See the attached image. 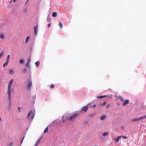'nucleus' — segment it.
Instances as JSON below:
<instances>
[{
  "instance_id": "ea45409f",
  "label": "nucleus",
  "mask_w": 146,
  "mask_h": 146,
  "mask_svg": "<svg viewBox=\"0 0 146 146\" xmlns=\"http://www.w3.org/2000/svg\"><path fill=\"white\" fill-rule=\"evenodd\" d=\"M63 122H64L65 121L64 120H63Z\"/></svg>"
},
{
  "instance_id": "473e14b6",
  "label": "nucleus",
  "mask_w": 146,
  "mask_h": 146,
  "mask_svg": "<svg viewBox=\"0 0 146 146\" xmlns=\"http://www.w3.org/2000/svg\"><path fill=\"white\" fill-rule=\"evenodd\" d=\"M96 106V105L95 104H94L93 105V107L94 108H95Z\"/></svg>"
},
{
  "instance_id": "c9c22d12",
  "label": "nucleus",
  "mask_w": 146,
  "mask_h": 146,
  "mask_svg": "<svg viewBox=\"0 0 146 146\" xmlns=\"http://www.w3.org/2000/svg\"><path fill=\"white\" fill-rule=\"evenodd\" d=\"M12 0H11L9 2V3L10 4H11L12 2Z\"/></svg>"
},
{
  "instance_id": "9b49d317",
  "label": "nucleus",
  "mask_w": 146,
  "mask_h": 146,
  "mask_svg": "<svg viewBox=\"0 0 146 146\" xmlns=\"http://www.w3.org/2000/svg\"><path fill=\"white\" fill-rule=\"evenodd\" d=\"M106 115H102V116H101L100 117V119L101 120H103L104 119H105V118H106Z\"/></svg>"
},
{
  "instance_id": "dca6fc26",
  "label": "nucleus",
  "mask_w": 146,
  "mask_h": 146,
  "mask_svg": "<svg viewBox=\"0 0 146 146\" xmlns=\"http://www.w3.org/2000/svg\"><path fill=\"white\" fill-rule=\"evenodd\" d=\"M14 71L13 69H11L9 70V73L10 74H13L14 73Z\"/></svg>"
},
{
  "instance_id": "1a4fd4ad",
  "label": "nucleus",
  "mask_w": 146,
  "mask_h": 146,
  "mask_svg": "<svg viewBox=\"0 0 146 146\" xmlns=\"http://www.w3.org/2000/svg\"><path fill=\"white\" fill-rule=\"evenodd\" d=\"M121 137V136H118L116 138H115L114 140H115V142H118L119 141V139Z\"/></svg>"
},
{
  "instance_id": "0eeeda50",
  "label": "nucleus",
  "mask_w": 146,
  "mask_h": 146,
  "mask_svg": "<svg viewBox=\"0 0 146 146\" xmlns=\"http://www.w3.org/2000/svg\"><path fill=\"white\" fill-rule=\"evenodd\" d=\"M31 59L30 58H28L27 60V63L25 64V66L29 68H30V67L29 65V64L31 62Z\"/></svg>"
},
{
  "instance_id": "4c0bfd02",
  "label": "nucleus",
  "mask_w": 146,
  "mask_h": 146,
  "mask_svg": "<svg viewBox=\"0 0 146 146\" xmlns=\"http://www.w3.org/2000/svg\"><path fill=\"white\" fill-rule=\"evenodd\" d=\"M1 118L0 117V121H1Z\"/></svg>"
},
{
  "instance_id": "6ab92c4d",
  "label": "nucleus",
  "mask_w": 146,
  "mask_h": 146,
  "mask_svg": "<svg viewBox=\"0 0 146 146\" xmlns=\"http://www.w3.org/2000/svg\"><path fill=\"white\" fill-rule=\"evenodd\" d=\"M48 129V127H46L44 130V133H46L47 132Z\"/></svg>"
},
{
  "instance_id": "f03ea898",
  "label": "nucleus",
  "mask_w": 146,
  "mask_h": 146,
  "mask_svg": "<svg viewBox=\"0 0 146 146\" xmlns=\"http://www.w3.org/2000/svg\"><path fill=\"white\" fill-rule=\"evenodd\" d=\"M79 115L77 113H75L73 114H69L67 116V119L70 120H72L77 118Z\"/></svg>"
},
{
  "instance_id": "f8f14e48",
  "label": "nucleus",
  "mask_w": 146,
  "mask_h": 146,
  "mask_svg": "<svg viewBox=\"0 0 146 146\" xmlns=\"http://www.w3.org/2000/svg\"><path fill=\"white\" fill-rule=\"evenodd\" d=\"M109 134V133H108V132H106L104 133L103 134V136L105 137L107 135H108Z\"/></svg>"
},
{
  "instance_id": "39448f33",
  "label": "nucleus",
  "mask_w": 146,
  "mask_h": 146,
  "mask_svg": "<svg viewBox=\"0 0 146 146\" xmlns=\"http://www.w3.org/2000/svg\"><path fill=\"white\" fill-rule=\"evenodd\" d=\"M90 104H88L87 106H84L82 107L81 109L80 112L81 113H85L87 111L88 109V106Z\"/></svg>"
},
{
  "instance_id": "412c9836",
  "label": "nucleus",
  "mask_w": 146,
  "mask_h": 146,
  "mask_svg": "<svg viewBox=\"0 0 146 146\" xmlns=\"http://www.w3.org/2000/svg\"><path fill=\"white\" fill-rule=\"evenodd\" d=\"M59 25L61 28H62L63 27V25L61 22H60L59 23Z\"/></svg>"
},
{
  "instance_id": "f3484780",
  "label": "nucleus",
  "mask_w": 146,
  "mask_h": 146,
  "mask_svg": "<svg viewBox=\"0 0 146 146\" xmlns=\"http://www.w3.org/2000/svg\"><path fill=\"white\" fill-rule=\"evenodd\" d=\"M35 65L36 67H38L39 65L40 62L39 61H37L35 63Z\"/></svg>"
},
{
  "instance_id": "cd10ccee",
  "label": "nucleus",
  "mask_w": 146,
  "mask_h": 146,
  "mask_svg": "<svg viewBox=\"0 0 146 146\" xmlns=\"http://www.w3.org/2000/svg\"><path fill=\"white\" fill-rule=\"evenodd\" d=\"M121 137H122L124 139H126L127 138V137L125 136H121Z\"/></svg>"
},
{
  "instance_id": "5701e85b",
  "label": "nucleus",
  "mask_w": 146,
  "mask_h": 146,
  "mask_svg": "<svg viewBox=\"0 0 146 146\" xmlns=\"http://www.w3.org/2000/svg\"><path fill=\"white\" fill-rule=\"evenodd\" d=\"M13 145V142H10L8 144V146H12Z\"/></svg>"
},
{
  "instance_id": "58836bf2",
  "label": "nucleus",
  "mask_w": 146,
  "mask_h": 146,
  "mask_svg": "<svg viewBox=\"0 0 146 146\" xmlns=\"http://www.w3.org/2000/svg\"><path fill=\"white\" fill-rule=\"evenodd\" d=\"M1 55H0V58H1Z\"/></svg>"
},
{
  "instance_id": "7c9ffc66",
  "label": "nucleus",
  "mask_w": 146,
  "mask_h": 146,
  "mask_svg": "<svg viewBox=\"0 0 146 146\" xmlns=\"http://www.w3.org/2000/svg\"><path fill=\"white\" fill-rule=\"evenodd\" d=\"M51 26V24L50 23L48 25V27H50Z\"/></svg>"
},
{
  "instance_id": "f257e3e1",
  "label": "nucleus",
  "mask_w": 146,
  "mask_h": 146,
  "mask_svg": "<svg viewBox=\"0 0 146 146\" xmlns=\"http://www.w3.org/2000/svg\"><path fill=\"white\" fill-rule=\"evenodd\" d=\"M14 81L13 79H11V80L9 81L8 88L7 94L9 96V105L10 106L11 104V88L13 84V82Z\"/></svg>"
},
{
  "instance_id": "20e7f679",
  "label": "nucleus",
  "mask_w": 146,
  "mask_h": 146,
  "mask_svg": "<svg viewBox=\"0 0 146 146\" xmlns=\"http://www.w3.org/2000/svg\"><path fill=\"white\" fill-rule=\"evenodd\" d=\"M34 116V113L32 111H30L28 113L27 118L29 119L32 120L33 119Z\"/></svg>"
},
{
  "instance_id": "a878e982",
  "label": "nucleus",
  "mask_w": 146,
  "mask_h": 146,
  "mask_svg": "<svg viewBox=\"0 0 146 146\" xmlns=\"http://www.w3.org/2000/svg\"><path fill=\"white\" fill-rule=\"evenodd\" d=\"M98 99H101L103 98L102 96H100L97 97Z\"/></svg>"
},
{
  "instance_id": "2eb2a0df",
  "label": "nucleus",
  "mask_w": 146,
  "mask_h": 146,
  "mask_svg": "<svg viewBox=\"0 0 146 146\" xmlns=\"http://www.w3.org/2000/svg\"><path fill=\"white\" fill-rule=\"evenodd\" d=\"M57 13L56 12H54L52 14V16L54 17H56L57 16Z\"/></svg>"
},
{
  "instance_id": "c756f323",
  "label": "nucleus",
  "mask_w": 146,
  "mask_h": 146,
  "mask_svg": "<svg viewBox=\"0 0 146 146\" xmlns=\"http://www.w3.org/2000/svg\"><path fill=\"white\" fill-rule=\"evenodd\" d=\"M24 137H23V138H22V139L21 140V143H22L23 142Z\"/></svg>"
},
{
  "instance_id": "423d86ee",
  "label": "nucleus",
  "mask_w": 146,
  "mask_h": 146,
  "mask_svg": "<svg viewBox=\"0 0 146 146\" xmlns=\"http://www.w3.org/2000/svg\"><path fill=\"white\" fill-rule=\"evenodd\" d=\"M10 58V55H8L7 58L6 59V62L5 63H4L3 64V66L4 67H5L9 63V59Z\"/></svg>"
},
{
  "instance_id": "e433bc0d",
  "label": "nucleus",
  "mask_w": 146,
  "mask_h": 146,
  "mask_svg": "<svg viewBox=\"0 0 146 146\" xmlns=\"http://www.w3.org/2000/svg\"><path fill=\"white\" fill-rule=\"evenodd\" d=\"M110 106L109 105H108L107 106V108H108Z\"/></svg>"
},
{
  "instance_id": "a19ab883",
  "label": "nucleus",
  "mask_w": 146,
  "mask_h": 146,
  "mask_svg": "<svg viewBox=\"0 0 146 146\" xmlns=\"http://www.w3.org/2000/svg\"><path fill=\"white\" fill-rule=\"evenodd\" d=\"M29 0H27V1L28 2L29 1Z\"/></svg>"
},
{
  "instance_id": "7ed1b4c3",
  "label": "nucleus",
  "mask_w": 146,
  "mask_h": 146,
  "mask_svg": "<svg viewBox=\"0 0 146 146\" xmlns=\"http://www.w3.org/2000/svg\"><path fill=\"white\" fill-rule=\"evenodd\" d=\"M118 98L123 103V106H125L129 102V100H125L121 96H119Z\"/></svg>"
},
{
  "instance_id": "b1692460",
  "label": "nucleus",
  "mask_w": 146,
  "mask_h": 146,
  "mask_svg": "<svg viewBox=\"0 0 146 146\" xmlns=\"http://www.w3.org/2000/svg\"><path fill=\"white\" fill-rule=\"evenodd\" d=\"M54 85L53 84H52L50 87V88H53L54 87Z\"/></svg>"
},
{
  "instance_id": "79ce46f5",
  "label": "nucleus",
  "mask_w": 146,
  "mask_h": 146,
  "mask_svg": "<svg viewBox=\"0 0 146 146\" xmlns=\"http://www.w3.org/2000/svg\"><path fill=\"white\" fill-rule=\"evenodd\" d=\"M94 146H98V145H94Z\"/></svg>"
},
{
  "instance_id": "4be33fe9",
  "label": "nucleus",
  "mask_w": 146,
  "mask_h": 146,
  "mask_svg": "<svg viewBox=\"0 0 146 146\" xmlns=\"http://www.w3.org/2000/svg\"><path fill=\"white\" fill-rule=\"evenodd\" d=\"M0 37L1 39H3L4 38V35L3 34H1L0 36Z\"/></svg>"
},
{
  "instance_id": "f704fd0d",
  "label": "nucleus",
  "mask_w": 146,
  "mask_h": 146,
  "mask_svg": "<svg viewBox=\"0 0 146 146\" xmlns=\"http://www.w3.org/2000/svg\"><path fill=\"white\" fill-rule=\"evenodd\" d=\"M106 97V96H102L103 98H105Z\"/></svg>"
},
{
  "instance_id": "4468645a",
  "label": "nucleus",
  "mask_w": 146,
  "mask_h": 146,
  "mask_svg": "<svg viewBox=\"0 0 146 146\" xmlns=\"http://www.w3.org/2000/svg\"><path fill=\"white\" fill-rule=\"evenodd\" d=\"M146 118V115L144 116L140 117L139 118V121Z\"/></svg>"
},
{
  "instance_id": "bb28decb",
  "label": "nucleus",
  "mask_w": 146,
  "mask_h": 146,
  "mask_svg": "<svg viewBox=\"0 0 146 146\" xmlns=\"http://www.w3.org/2000/svg\"><path fill=\"white\" fill-rule=\"evenodd\" d=\"M106 104V102H104L103 104H101V105L102 106H105Z\"/></svg>"
},
{
  "instance_id": "2f4dec72",
  "label": "nucleus",
  "mask_w": 146,
  "mask_h": 146,
  "mask_svg": "<svg viewBox=\"0 0 146 146\" xmlns=\"http://www.w3.org/2000/svg\"><path fill=\"white\" fill-rule=\"evenodd\" d=\"M18 109L19 110V111H20V110H21V108H20V107H18Z\"/></svg>"
},
{
  "instance_id": "aec40b11",
  "label": "nucleus",
  "mask_w": 146,
  "mask_h": 146,
  "mask_svg": "<svg viewBox=\"0 0 146 146\" xmlns=\"http://www.w3.org/2000/svg\"><path fill=\"white\" fill-rule=\"evenodd\" d=\"M29 38H30V37L29 36H27V37L26 38V40H25V42L26 43H27L28 42L29 39Z\"/></svg>"
},
{
  "instance_id": "ddd939ff",
  "label": "nucleus",
  "mask_w": 146,
  "mask_h": 146,
  "mask_svg": "<svg viewBox=\"0 0 146 146\" xmlns=\"http://www.w3.org/2000/svg\"><path fill=\"white\" fill-rule=\"evenodd\" d=\"M32 83L31 82H29V84H28V88H30L31 87V86L32 85Z\"/></svg>"
},
{
  "instance_id": "393cba45",
  "label": "nucleus",
  "mask_w": 146,
  "mask_h": 146,
  "mask_svg": "<svg viewBox=\"0 0 146 146\" xmlns=\"http://www.w3.org/2000/svg\"><path fill=\"white\" fill-rule=\"evenodd\" d=\"M39 142V141H37V142L36 143L35 145V146H38V143Z\"/></svg>"
},
{
  "instance_id": "6e6552de",
  "label": "nucleus",
  "mask_w": 146,
  "mask_h": 146,
  "mask_svg": "<svg viewBox=\"0 0 146 146\" xmlns=\"http://www.w3.org/2000/svg\"><path fill=\"white\" fill-rule=\"evenodd\" d=\"M38 28V25H36L35 27H34V33L35 35H36L37 34Z\"/></svg>"
},
{
  "instance_id": "9d476101",
  "label": "nucleus",
  "mask_w": 146,
  "mask_h": 146,
  "mask_svg": "<svg viewBox=\"0 0 146 146\" xmlns=\"http://www.w3.org/2000/svg\"><path fill=\"white\" fill-rule=\"evenodd\" d=\"M139 121V118H135L133 119H132L131 120V121L132 122H134L135 121Z\"/></svg>"
},
{
  "instance_id": "c85d7f7f",
  "label": "nucleus",
  "mask_w": 146,
  "mask_h": 146,
  "mask_svg": "<svg viewBox=\"0 0 146 146\" xmlns=\"http://www.w3.org/2000/svg\"><path fill=\"white\" fill-rule=\"evenodd\" d=\"M4 54V52L3 51L1 52L0 55H3Z\"/></svg>"
},
{
  "instance_id": "72a5a7b5",
  "label": "nucleus",
  "mask_w": 146,
  "mask_h": 146,
  "mask_svg": "<svg viewBox=\"0 0 146 146\" xmlns=\"http://www.w3.org/2000/svg\"><path fill=\"white\" fill-rule=\"evenodd\" d=\"M17 1V0H13V1L14 2H15Z\"/></svg>"
},
{
  "instance_id": "a211bd4d",
  "label": "nucleus",
  "mask_w": 146,
  "mask_h": 146,
  "mask_svg": "<svg viewBox=\"0 0 146 146\" xmlns=\"http://www.w3.org/2000/svg\"><path fill=\"white\" fill-rule=\"evenodd\" d=\"M19 62L20 64H23L24 63V61L23 59H21L19 60Z\"/></svg>"
}]
</instances>
